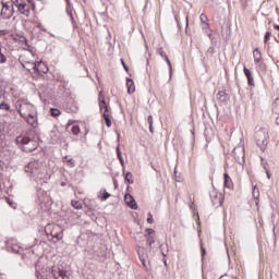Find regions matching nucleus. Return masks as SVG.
<instances>
[{
    "label": "nucleus",
    "mask_w": 279,
    "mask_h": 279,
    "mask_svg": "<svg viewBox=\"0 0 279 279\" xmlns=\"http://www.w3.org/2000/svg\"><path fill=\"white\" fill-rule=\"evenodd\" d=\"M66 3H68V4L71 3V0H66Z\"/></svg>",
    "instance_id": "obj_56"
},
{
    "label": "nucleus",
    "mask_w": 279,
    "mask_h": 279,
    "mask_svg": "<svg viewBox=\"0 0 279 279\" xmlns=\"http://www.w3.org/2000/svg\"><path fill=\"white\" fill-rule=\"evenodd\" d=\"M147 122H148L149 125H154V117L153 116H148Z\"/></svg>",
    "instance_id": "obj_40"
},
{
    "label": "nucleus",
    "mask_w": 279,
    "mask_h": 279,
    "mask_svg": "<svg viewBox=\"0 0 279 279\" xmlns=\"http://www.w3.org/2000/svg\"><path fill=\"white\" fill-rule=\"evenodd\" d=\"M272 111L275 114H279V98H277L272 104Z\"/></svg>",
    "instance_id": "obj_23"
},
{
    "label": "nucleus",
    "mask_w": 279,
    "mask_h": 279,
    "mask_svg": "<svg viewBox=\"0 0 279 279\" xmlns=\"http://www.w3.org/2000/svg\"><path fill=\"white\" fill-rule=\"evenodd\" d=\"M156 241L154 240V236H148L147 238V243H148V245L151 247V245H154V243H155Z\"/></svg>",
    "instance_id": "obj_33"
},
{
    "label": "nucleus",
    "mask_w": 279,
    "mask_h": 279,
    "mask_svg": "<svg viewBox=\"0 0 279 279\" xmlns=\"http://www.w3.org/2000/svg\"><path fill=\"white\" fill-rule=\"evenodd\" d=\"M186 27H189V17H185Z\"/></svg>",
    "instance_id": "obj_53"
},
{
    "label": "nucleus",
    "mask_w": 279,
    "mask_h": 279,
    "mask_svg": "<svg viewBox=\"0 0 279 279\" xmlns=\"http://www.w3.org/2000/svg\"><path fill=\"white\" fill-rule=\"evenodd\" d=\"M38 27H39V29H41V32H47V29H45V28L43 27V25H38Z\"/></svg>",
    "instance_id": "obj_51"
},
{
    "label": "nucleus",
    "mask_w": 279,
    "mask_h": 279,
    "mask_svg": "<svg viewBox=\"0 0 279 279\" xmlns=\"http://www.w3.org/2000/svg\"><path fill=\"white\" fill-rule=\"evenodd\" d=\"M25 173L35 180V182H40L45 184L51 180V174L47 172V163L40 160H33L24 167Z\"/></svg>",
    "instance_id": "obj_1"
},
{
    "label": "nucleus",
    "mask_w": 279,
    "mask_h": 279,
    "mask_svg": "<svg viewBox=\"0 0 279 279\" xmlns=\"http://www.w3.org/2000/svg\"><path fill=\"white\" fill-rule=\"evenodd\" d=\"M247 82H248L250 86H255L254 77L253 76H248Z\"/></svg>",
    "instance_id": "obj_36"
},
{
    "label": "nucleus",
    "mask_w": 279,
    "mask_h": 279,
    "mask_svg": "<svg viewBox=\"0 0 279 279\" xmlns=\"http://www.w3.org/2000/svg\"><path fill=\"white\" fill-rule=\"evenodd\" d=\"M7 247L9 252H13V254H21V252H23V247H21V244H19L16 240H9Z\"/></svg>",
    "instance_id": "obj_11"
},
{
    "label": "nucleus",
    "mask_w": 279,
    "mask_h": 279,
    "mask_svg": "<svg viewBox=\"0 0 279 279\" xmlns=\"http://www.w3.org/2000/svg\"><path fill=\"white\" fill-rule=\"evenodd\" d=\"M149 132L150 134H154V124H149Z\"/></svg>",
    "instance_id": "obj_48"
},
{
    "label": "nucleus",
    "mask_w": 279,
    "mask_h": 279,
    "mask_svg": "<svg viewBox=\"0 0 279 279\" xmlns=\"http://www.w3.org/2000/svg\"><path fill=\"white\" fill-rule=\"evenodd\" d=\"M33 71H36V73H48L49 72V68H47V64H45V62L40 61L38 63H36V66L33 68Z\"/></svg>",
    "instance_id": "obj_18"
},
{
    "label": "nucleus",
    "mask_w": 279,
    "mask_h": 279,
    "mask_svg": "<svg viewBox=\"0 0 279 279\" xmlns=\"http://www.w3.org/2000/svg\"><path fill=\"white\" fill-rule=\"evenodd\" d=\"M232 156L238 165H245V148L243 146L233 148Z\"/></svg>",
    "instance_id": "obj_7"
},
{
    "label": "nucleus",
    "mask_w": 279,
    "mask_h": 279,
    "mask_svg": "<svg viewBox=\"0 0 279 279\" xmlns=\"http://www.w3.org/2000/svg\"><path fill=\"white\" fill-rule=\"evenodd\" d=\"M163 264L167 265V260H163Z\"/></svg>",
    "instance_id": "obj_57"
},
{
    "label": "nucleus",
    "mask_w": 279,
    "mask_h": 279,
    "mask_svg": "<svg viewBox=\"0 0 279 279\" xmlns=\"http://www.w3.org/2000/svg\"><path fill=\"white\" fill-rule=\"evenodd\" d=\"M124 202L125 204L132 208V210H137L138 209V205L136 204V201L134 199V196L131 194H125L124 195Z\"/></svg>",
    "instance_id": "obj_15"
},
{
    "label": "nucleus",
    "mask_w": 279,
    "mask_h": 279,
    "mask_svg": "<svg viewBox=\"0 0 279 279\" xmlns=\"http://www.w3.org/2000/svg\"><path fill=\"white\" fill-rule=\"evenodd\" d=\"M253 197H254V199H256V204L258 205L260 192L258 191V187H256V185L253 186Z\"/></svg>",
    "instance_id": "obj_22"
},
{
    "label": "nucleus",
    "mask_w": 279,
    "mask_h": 279,
    "mask_svg": "<svg viewBox=\"0 0 279 279\" xmlns=\"http://www.w3.org/2000/svg\"><path fill=\"white\" fill-rule=\"evenodd\" d=\"M68 165L69 167H75V159L73 158L68 159Z\"/></svg>",
    "instance_id": "obj_34"
},
{
    "label": "nucleus",
    "mask_w": 279,
    "mask_h": 279,
    "mask_svg": "<svg viewBox=\"0 0 279 279\" xmlns=\"http://www.w3.org/2000/svg\"><path fill=\"white\" fill-rule=\"evenodd\" d=\"M202 256H206V248H204V246H202Z\"/></svg>",
    "instance_id": "obj_49"
},
{
    "label": "nucleus",
    "mask_w": 279,
    "mask_h": 279,
    "mask_svg": "<svg viewBox=\"0 0 279 279\" xmlns=\"http://www.w3.org/2000/svg\"><path fill=\"white\" fill-rule=\"evenodd\" d=\"M72 206L76 210H82V203H80V201H72Z\"/></svg>",
    "instance_id": "obj_25"
},
{
    "label": "nucleus",
    "mask_w": 279,
    "mask_h": 279,
    "mask_svg": "<svg viewBox=\"0 0 279 279\" xmlns=\"http://www.w3.org/2000/svg\"><path fill=\"white\" fill-rule=\"evenodd\" d=\"M7 34H8V31H5V29L0 31V36H5Z\"/></svg>",
    "instance_id": "obj_47"
},
{
    "label": "nucleus",
    "mask_w": 279,
    "mask_h": 279,
    "mask_svg": "<svg viewBox=\"0 0 279 279\" xmlns=\"http://www.w3.org/2000/svg\"><path fill=\"white\" fill-rule=\"evenodd\" d=\"M199 19H201V22H203V23H207L208 22V16H206V14H204V13H202L199 15Z\"/></svg>",
    "instance_id": "obj_31"
},
{
    "label": "nucleus",
    "mask_w": 279,
    "mask_h": 279,
    "mask_svg": "<svg viewBox=\"0 0 279 279\" xmlns=\"http://www.w3.org/2000/svg\"><path fill=\"white\" fill-rule=\"evenodd\" d=\"M16 109L20 112L22 119L36 113V107H34V105L27 102L26 100H19L16 102Z\"/></svg>",
    "instance_id": "obj_4"
},
{
    "label": "nucleus",
    "mask_w": 279,
    "mask_h": 279,
    "mask_svg": "<svg viewBox=\"0 0 279 279\" xmlns=\"http://www.w3.org/2000/svg\"><path fill=\"white\" fill-rule=\"evenodd\" d=\"M126 88H128L129 95H132V93L136 90V87L134 86V81L132 78H128Z\"/></svg>",
    "instance_id": "obj_20"
},
{
    "label": "nucleus",
    "mask_w": 279,
    "mask_h": 279,
    "mask_svg": "<svg viewBox=\"0 0 279 279\" xmlns=\"http://www.w3.org/2000/svg\"><path fill=\"white\" fill-rule=\"evenodd\" d=\"M7 58L1 53V48H0V64H3L5 62Z\"/></svg>",
    "instance_id": "obj_38"
},
{
    "label": "nucleus",
    "mask_w": 279,
    "mask_h": 279,
    "mask_svg": "<svg viewBox=\"0 0 279 279\" xmlns=\"http://www.w3.org/2000/svg\"><path fill=\"white\" fill-rule=\"evenodd\" d=\"M108 197H110V193L104 192L102 199L106 201Z\"/></svg>",
    "instance_id": "obj_45"
},
{
    "label": "nucleus",
    "mask_w": 279,
    "mask_h": 279,
    "mask_svg": "<svg viewBox=\"0 0 279 279\" xmlns=\"http://www.w3.org/2000/svg\"><path fill=\"white\" fill-rule=\"evenodd\" d=\"M8 204L11 206V208L16 209V203L11 202L10 199H8Z\"/></svg>",
    "instance_id": "obj_44"
},
{
    "label": "nucleus",
    "mask_w": 279,
    "mask_h": 279,
    "mask_svg": "<svg viewBox=\"0 0 279 279\" xmlns=\"http://www.w3.org/2000/svg\"><path fill=\"white\" fill-rule=\"evenodd\" d=\"M99 106H100V110H102V114H104V119L106 121V125L107 128H111L112 126V121L110 120V114H108V106H106V100L104 99V94H99Z\"/></svg>",
    "instance_id": "obj_6"
},
{
    "label": "nucleus",
    "mask_w": 279,
    "mask_h": 279,
    "mask_svg": "<svg viewBox=\"0 0 279 279\" xmlns=\"http://www.w3.org/2000/svg\"><path fill=\"white\" fill-rule=\"evenodd\" d=\"M208 38H210V40H211L213 44L217 43V39H215V37H213V32H210V33L208 34Z\"/></svg>",
    "instance_id": "obj_41"
},
{
    "label": "nucleus",
    "mask_w": 279,
    "mask_h": 279,
    "mask_svg": "<svg viewBox=\"0 0 279 279\" xmlns=\"http://www.w3.org/2000/svg\"><path fill=\"white\" fill-rule=\"evenodd\" d=\"M274 28H275V29H279V25H276V24H275V25H274Z\"/></svg>",
    "instance_id": "obj_54"
},
{
    "label": "nucleus",
    "mask_w": 279,
    "mask_h": 279,
    "mask_svg": "<svg viewBox=\"0 0 279 279\" xmlns=\"http://www.w3.org/2000/svg\"><path fill=\"white\" fill-rule=\"evenodd\" d=\"M137 254L140 256V260L145 269H147L146 258H147V251L145 247H137Z\"/></svg>",
    "instance_id": "obj_16"
},
{
    "label": "nucleus",
    "mask_w": 279,
    "mask_h": 279,
    "mask_svg": "<svg viewBox=\"0 0 279 279\" xmlns=\"http://www.w3.org/2000/svg\"><path fill=\"white\" fill-rule=\"evenodd\" d=\"M51 117H60L61 112L60 109H50Z\"/></svg>",
    "instance_id": "obj_27"
},
{
    "label": "nucleus",
    "mask_w": 279,
    "mask_h": 279,
    "mask_svg": "<svg viewBox=\"0 0 279 279\" xmlns=\"http://www.w3.org/2000/svg\"><path fill=\"white\" fill-rule=\"evenodd\" d=\"M43 274H45V271H40V266L36 265V277L43 279Z\"/></svg>",
    "instance_id": "obj_26"
},
{
    "label": "nucleus",
    "mask_w": 279,
    "mask_h": 279,
    "mask_svg": "<svg viewBox=\"0 0 279 279\" xmlns=\"http://www.w3.org/2000/svg\"><path fill=\"white\" fill-rule=\"evenodd\" d=\"M16 145L22 151L29 154L38 149V141H36V131L28 130L25 133H22L15 138Z\"/></svg>",
    "instance_id": "obj_2"
},
{
    "label": "nucleus",
    "mask_w": 279,
    "mask_h": 279,
    "mask_svg": "<svg viewBox=\"0 0 279 279\" xmlns=\"http://www.w3.org/2000/svg\"><path fill=\"white\" fill-rule=\"evenodd\" d=\"M207 53H215V47H209Z\"/></svg>",
    "instance_id": "obj_46"
},
{
    "label": "nucleus",
    "mask_w": 279,
    "mask_h": 279,
    "mask_svg": "<svg viewBox=\"0 0 279 279\" xmlns=\"http://www.w3.org/2000/svg\"><path fill=\"white\" fill-rule=\"evenodd\" d=\"M14 15V7L12 4L4 3L1 10L2 19H12Z\"/></svg>",
    "instance_id": "obj_12"
},
{
    "label": "nucleus",
    "mask_w": 279,
    "mask_h": 279,
    "mask_svg": "<svg viewBox=\"0 0 279 279\" xmlns=\"http://www.w3.org/2000/svg\"><path fill=\"white\" fill-rule=\"evenodd\" d=\"M121 64L123 66V69L128 72L130 71V69L128 68V65L125 64V61H123V59H121Z\"/></svg>",
    "instance_id": "obj_42"
},
{
    "label": "nucleus",
    "mask_w": 279,
    "mask_h": 279,
    "mask_svg": "<svg viewBox=\"0 0 279 279\" xmlns=\"http://www.w3.org/2000/svg\"><path fill=\"white\" fill-rule=\"evenodd\" d=\"M117 154L121 165H123V156L121 155V148H119V146H117Z\"/></svg>",
    "instance_id": "obj_29"
},
{
    "label": "nucleus",
    "mask_w": 279,
    "mask_h": 279,
    "mask_svg": "<svg viewBox=\"0 0 279 279\" xmlns=\"http://www.w3.org/2000/svg\"><path fill=\"white\" fill-rule=\"evenodd\" d=\"M51 274L54 279H69V275L63 269H60L56 266L52 267Z\"/></svg>",
    "instance_id": "obj_13"
},
{
    "label": "nucleus",
    "mask_w": 279,
    "mask_h": 279,
    "mask_svg": "<svg viewBox=\"0 0 279 279\" xmlns=\"http://www.w3.org/2000/svg\"><path fill=\"white\" fill-rule=\"evenodd\" d=\"M133 175L131 172H126L125 174V182H128V184H134V180H132Z\"/></svg>",
    "instance_id": "obj_24"
},
{
    "label": "nucleus",
    "mask_w": 279,
    "mask_h": 279,
    "mask_svg": "<svg viewBox=\"0 0 279 279\" xmlns=\"http://www.w3.org/2000/svg\"><path fill=\"white\" fill-rule=\"evenodd\" d=\"M32 10H36V4L32 2Z\"/></svg>",
    "instance_id": "obj_52"
},
{
    "label": "nucleus",
    "mask_w": 279,
    "mask_h": 279,
    "mask_svg": "<svg viewBox=\"0 0 279 279\" xmlns=\"http://www.w3.org/2000/svg\"><path fill=\"white\" fill-rule=\"evenodd\" d=\"M270 38H271V33L267 32V33L265 34V40H264V43H267Z\"/></svg>",
    "instance_id": "obj_39"
},
{
    "label": "nucleus",
    "mask_w": 279,
    "mask_h": 279,
    "mask_svg": "<svg viewBox=\"0 0 279 279\" xmlns=\"http://www.w3.org/2000/svg\"><path fill=\"white\" fill-rule=\"evenodd\" d=\"M255 142L257 147H259L262 151H265L267 149V145L269 144V131H267V129H259L256 131Z\"/></svg>",
    "instance_id": "obj_3"
},
{
    "label": "nucleus",
    "mask_w": 279,
    "mask_h": 279,
    "mask_svg": "<svg viewBox=\"0 0 279 279\" xmlns=\"http://www.w3.org/2000/svg\"><path fill=\"white\" fill-rule=\"evenodd\" d=\"M13 5H16L19 12L23 14L24 16H29V12L32 10V7L29 4L25 3V0H12Z\"/></svg>",
    "instance_id": "obj_8"
},
{
    "label": "nucleus",
    "mask_w": 279,
    "mask_h": 279,
    "mask_svg": "<svg viewBox=\"0 0 279 279\" xmlns=\"http://www.w3.org/2000/svg\"><path fill=\"white\" fill-rule=\"evenodd\" d=\"M146 233H147V239H148V236H151V234H155L156 233V231H154V229H146Z\"/></svg>",
    "instance_id": "obj_35"
},
{
    "label": "nucleus",
    "mask_w": 279,
    "mask_h": 279,
    "mask_svg": "<svg viewBox=\"0 0 279 279\" xmlns=\"http://www.w3.org/2000/svg\"><path fill=\"white\" fill-rule=\"evenodd\" d=\"M1 158V162H3V165H7V162H9V158L7 157L5 159L3 158V155H0Z\"/></svg>",
    "instance_id": "obj_43"
},
{
    "label": "nucleus",
    "mask_w": 279,
    "mask_h": 279,
    "mask_svg": "<svg viewBox=\"0 0 279 279\" xmlns=\"http://www.w3.org/2000/svg\"><path fill=\"white\" fill-rule=\"evenodd\" d=\"M24 120L26 121V123H28V125L34 128V130H36V128H38V116H37L36 111H35V113H32L31 116L24 118Z\"/></svg>",
    "instance_id": "obj_14"
},
{
    "label": "nucleus",
    "mask_w": 279,
    "mask_h": 279,
    "mask_svg": "<svg viewBox=\"0 0 279 279\" xmlns=\"http://www.w3.org/2000/svg\"><path fill=\"white\" fill-rule=\"evenodd\" d=\"M32 53L24 54L20 57L19 62L20 64L26 69L27 71H32L36 69V61H29L27 58H31Z\"/></svg>",
    "instance_id": "obj_9"
},
{
    "label": "nucleus",
    "mask_w": 279,
    "mask_h": 279,
    "mask_svg": "<svg viewBox=\"0 0 279 279\" xmlns=\"http://www.w3.org/2000/svg\"><path fill=\"white\" fill-rule=\"evenodd\" d=\"M0 110H10V105H8L7 102H1Z\"/></svg>",
    "instance_id": "obj_30"
},
{
    "label": "nucleus",
    "mask_w": 279,
    "mask_h": 279,
    "mask_svg": "<svg viewBox=\"0 0 279 279\" xmlns=\"http://www.w3.org/2000/svg\"><path fill=\"white\" fill-rule=\"evenodd\" d=\"M209 195L214 206L219 207L223 205V194L213 190Z\"/></svg>",
    "instance_id": "obj_10"
},
{
    "label": "nucleus",
    "mask_w": 279,
    "mask_h": 279,
    "mask_svg": "<svg viewBox=\"0 0 279 279\" xmlns=\"http://www.w3.org/2000/svg\"><path fill=\"white\" fill-rule=\"evenodd\" d=\"M72 134H74V136H77V134H80V126L78 125H73L71 129Z\"/></svg>",
    "instance_id": "obj_28"
},
{
    "label": "nucleus",
    "mask_w": 279,
    "mask_h": 279,
    "mask_svg": "<svg viewBox=\"0 0 279 279\" xmlns=\"http://www.w3.org/2000/svg\"><path fill=\"white\" fill-rule=\"evenodd\" d=\"M45 233L47 236H52L57 241L62 240V227L60 225H47L45 227Z\"/></svg>",
    "instance_id": "obj_5"
},
{
    "label": "nucleus",
    "mask_w": 279,
    "mask_h": 279,
    "mask_svg": "<svg viewBox=\"0 0 279 279\" xmlns=\"http://www.w3.org/2000/svg\"><path fill=\"white\" fill-rule=\"evenodd\" d=\"M253 58L255 64H258L259 69H263V56L260 54V50H258V48L253 50Z\"/></svg>",
    "instance_id": "obj_17"
},
{
    "label": "nucleus",
    "mask_w": 279,
    "mask_h": 279,
    "mask_svg": "<svg viewBox=\"0 0 279 279\" xmlns=\"http://www.w3.org/2000/svg\"><path fill=\"white\" fill-rule=\"evenodd\" d=\"M223 178L226 189H233L234 184L232 183V179L230 178V175L228 173H225Z\"/></svg>",
    "instance_id": "obj_21"
},
{
    "label": "nucleus",
    "mask_w": 279,
    "mask_h": 279,
    "mask_svg": "<svg viewBox=\"0 0 279 279\" xmlns=\"http://www.w3.org/2000/svg\"><path fill=\"white\" fill-rule=\"evenodd\" d=\"M243 71H244V75H245L247 78H248V77H252V72L250 71V69L244 68Z\"/></svg>",
    "instance_id": "obj_32"
},
{
    "label": "nucleus",
    "mask_w": 279,
    "mask_h": 279,
    "mask_svg": "<svg viewBox=\"0 0 279 279\" xmlns=\"http://www.w3.org/2000/svg\"><path fill=\"white\" fill-rule=\"evenodd\" d=\"M267 178H268V180H269V178H271V175L269 174V172H267Z\"/></svg>",
    "instance_id": "obj_55"
},
{
    "label": "nucleus",
    "mask_w": 279,
    "mask_h": 279,
    "mask_svg": "<svg viewBox=\"0 0 279 279\" xmlns=\"http://www.w3.org/2000/svg\"><path fill=\"white\" fill-rule=\"evenodd\" d=\"M159 54L161 56V58H163V60H166L168 66H169V71H170V77L172 75L173 72V68L171 66V61H169V58L167 57V54H165V52L162 51V49H159Z\"/></svg>",
    "instance_id": "obj_19"
},
{
    "label": "nucleus",
    "mask_w": 279,
    "mask_h": 279,
    "mask_svg": "<svg viewBox=\"0 0 279 279\" xmlns=\"http://www.w3.org/2000/svg\"><path fill=\"white\" fill-rule=\"evenodd\" d=\"M147 223H154V216L151 213L148 214Z\"/></svg>",
    "instance_id": "obj_37"
},
{
    "label": "nucleus",
    "mask_w": 279,
    "mask_h": 279,
    "mask_svg": "<svg viewBox=\"0 0 279 279\" xmlns=\"http://www.w3.org/2000/svg\"><path fill=\"white\" fill-rule=\"evenodd\" d=\"M159 247H160V250H161L162 256H167V254L165 253V251H162V245H160Z\"/></svg>",
    "instance_id": "obj_50"
},
{
    "label": "nucleus",
    "mask_w": 279,
    "mask_h": 279,
    "mask_svg": "<svg viewBox=\"0 0 279 279\" xmlns=\"http://www.w3.org/2000/svg\"><path fill=\"white\" fill-rule=\"evenodd\" d=\"M66 158H69V156H65V160H66Z\"/></svg>",
    "instance_id": "obj_58"
}]
</instances>
